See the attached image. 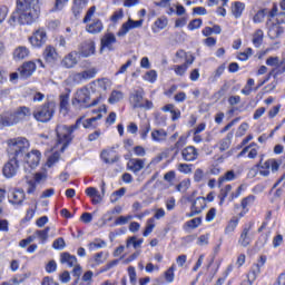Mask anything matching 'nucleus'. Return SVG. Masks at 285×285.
Instances as JSON below:
<instances>
[{
    "label": "nucleus",
    "instance_id": "1",
    "mask_svg": "<svg viewBox=\"0 0 285 285\" xmlns=\"http://www.w3.org/2000/svg\"><path fill=\"white\" fill-rule=\"evenodd\" d=\"M9 153L20 160V164H27L29 168H37L41 161V151L31 150L30 142L26 138H12L7 141Z\"/></svg>",
    "mask_w": 285,
    "mask_h": 285
},
{
    "label": "nucleus",
    "instance_id": "2",
    "mask_svg": "<svg viewBox=\"0 0 285 285\" xmlns=\"http://www.w3.org/2000/svg\"><path fill=\"white\" fill-rule=\"evenodd\" d=\"M40 13L39 0H18L17 9L9 18V24L16 26L18 21L21 26H31L39 19Z\"/></svg>",
    "mask_w": 285,
    "mask_h": 285
},
{
    "label": "nucleus",
    "instance_id": "3",
    "mask_svg": "<svg viewBox=\"0 0 285 285\" xmlns=\"http://www.w3.org/2000/svg\"><path fill=\"white\" fill-rule=\"evenodd\" d=\"M30 117H32L30 107L21 106L13 111L3 112L0 116V124L2 126H16V124H21V121H28Z\"/></svg>",
    "mask_w": 285,
    "mask_h": 285
},
{
    "label": "nucleus",
    "instance_id": "4",
    "mask_svg": "<svg viewBox=\"0 0 285 285\" xmlns=\"http://www.w3.org/2000/svg\"><path fill=\"white\" fill-rule=\"evenodd\" d=\"M101 96H98L90 101V90L88 87H82L73 94L71 106H73L76 110H85L86 108H95V106H99Z\"/></svg>",
    "mask_w": 285,
    "mask_h": 285
},
{
    "label": "nucleus",
    "instance_id": "5",
    "mask_svg": "<svg viewBox=\"0 0 285 285\" xmlns=\"http://www.w3.org/2000/svg\"><path fill=\"white\" fill-rule=\"evenodd\" d=\"M56 110L57 104L55 101H47L32 111V117L40 124H48V121H51L52 117H55Z\"/></svg>",
    "mask_w": 285,
    "mask_h": 285
},
{
    "label": "nucleus",
    "instance_id": "6",
    "mask_svg": "<svg viewBox=\"0 0 285 285\" xmlns=\"http://www.w3.org/2000/svg\"><path fill=\"white\" fill-rule=\"evenodd\" d=\"M79 127L80 125L77 122L69 127L67 125L57 126L56 132L58 137V144H62V147H61L62 153L63 150H66V148H68V145L70 144V141L75 139V136H72V132H75V130H78Z\"/></svg>",
    "mask_w": 285,
    "mask_h": 285
},
{
    "label": "nucleus",
    "instance_id": "7",
    "mask_svg": "<svg viewBox=\"0 0 285 285\" xmlns=\"http://www.w3.org/2000/svg\"><path fill=\"white\" fill-rule=\"evenodd\" d=\"M283 23H285V12H279L276 16L275 21L273 19H267L266 26L268 29V37L269 39H278V37H282L284 35V28L281 27Z\"/></svg>",
    "mask_w": 285,
    "mask_h": 285
},
{
    "label": "nucleus",
    "instance_id": "8",
    "mask_svg": "<svg viewBox=\"0 0 285 285\" xmlns=\"http://www.w3.org/2000/svg\"><path fill=\"white\" fill-rule=\"evenodd\" d=\"M7 153L9 156V161L7 164H4V166L2 168V173L7 177V179H10V178L14 177V175H17V173L19 170V165L21 164V160L18 157H16L14 155L10 154V145H8V147H7Z\"/></svg>",
    "mask_w": 285,
    "mask_h": 285
},
{
    "label": "nucleus",
    "instance_id": "9",
    "mask_svg": "<svg viewBox=\"0 0 285 285\" xmlns=\"http://www.w3.org/2000/svg\"><path fill=\"white\" fill-rule=\"evenodd\" d=\"M95 52H97V45L92 39L85 40L78 46L77 53L79 55V57H82L83 59H88V57H92Z\"/></svg>",
    "mask_w": 285,
    "mask_h": 285
},
{
    "label": "nucleus",
    "instance_id": "10",
    "mask_svg": "<svg viewBox=\"0 0 285 285\" xmlns=\"http://www.w3.org/2000/svg\"><path fill=\"white\" fill-rule=\"evenodd\" d=\"M48 41V36L45 29H38L29 37V42L33 48H41Z\"/></svg>",
    "mask_w": 285,
    "mask_h": 285
},
{
    "label": "nucleus",
    "instance_id": "11",
    "mask_svg": "<svg viewBox=\"0 0 285 285\" xmlns=\"http://www.w3.org/2000/svg\"><path fill=\"white\" fill-rule=\"evenodd\" d=\"M115 43H117V37H115L114 33H105L100 40V55L105 50L112 52V50H115V47H112Z\"/></svg>",
    "mask_w": 285,
    "mask_h": 285
},
{
    "label": "nucleus",
    "instance_id": "12",
    "mask_svg": "<svg viewBox=\"0 0 285 285\" xmlns=\"http://www.w3.org/2000/svg\"><path fill=\"white\" fill-rule=\"evenodd\" d=\"M144 26V20H132L129 19L127 22L122 23L121 28L117 32L118 37H126L130 30L135 28H141Z\"/></svg>",
    "mask_w": 285,
    "mask_h": 285
},
{
    "label": "nucleus",
    "instance_id": "13",
    "mask_svg": "<svg viewBox=\"0 0 285 285\" xmlns=\"http://www.w3.org/2000/svg\"><path fill=\"white\" fill-rule=\"evenodd\" d=\"M255 223H249L248 226L244 227L240 237L238 239V244L246 248L247 246H250V242H253V234H250V230L253 229V226Z\"/></svg>",
    "mask_w": 285,
    "mask_h": 285
},
{
    "label": "nucleus",
    "instance_id": "14",
    "mask_svg": "<svg viewBox=\"0 0 285 285\" xmlns=\"http://www.w3.org/2000/svg\"><path fill=\"white\" fill-rule=\"evenodd\" d=\"M37 70V65L32 61L24 62L19 69V77L20 79H30L32 75Z\"/></svg>",
    "mask_w": 285,
    "mask_h": 285
},
{
    "label": "nucleus",
    "instance_id": "15",
    "mask_svg": "<svg viewBox=\"0 0 285 285\" xmlns=\"http://www.w3.org/2000/svg\"><path fill=\"white\" fill-rule=\"evenodd\" d=\"M145 166H146V159H140V158H130L127 164L128 170H131L134 175H138L139 173H141Z\"/></svg>",
    "mask_w": 285,
    "mask_h": 285
},
{
    "label": "nucleus",
    "instance_id": "16",
    "mask_svg": "<svg viewBox=\"0 0 285 285\" xmlns=\"http://www.w3.org/2000/svg\"><path fill=\"white\" fill-rule=\"evenodd\" d=\"M132 108H144V89L134 90L129 96Z\"/></svg>",
    "mask_w": 285,
    "mask_h": 285
},
{
    "label": "nucleus",
    "instance_id": "17",
    "mask_svg": "<svg viewBox=\"0 0 285 285\" xmlns=\"http://www.w3.org/2000/svg\"><path fill=\"white\" fill-rule=\"evenodd\" d=\"M92 92H97L100 100L102 99L101 92H106L108 90V80L106 78L97 79L91 82L90 86Z\"/></svg>",
    "mask_w": 285,
    "mask_h": 285
},
{
    "label": "nucleus",
    "instance_id": "18",
    "mask_svg": "<svg viewBox=\"0 0 285 285\" xmlns=\"http://www.w3.org/2000/svg\"><path fill=\"white\" fill-rule=\"evenodd\" d=\"M181 157L184 161H195L199 157V153L194 146H188L181 150Z\"/></svg>",
    "mask_w": 285,
    "mask_h": 285
},
{
    "label": "nucleus",
    "instance_id": "19",
    "mask_svg": "<svg viewBox=\"0 0 285 285\" xmlns=\"http://www.w3.org/2000/svg\"><path fill=\"white\" fill-rule=\"evenodd\" d=\"M23 199H26V193L23 189H16L9 196V202L13 206H21L23 204Z\"/></svg>",
    "mask_w": 285,
    "mask_h": 285
},
{
    "label": "nucleus",
    "instance_id": "20",
    "mask_svg": "<svg viewBox=\"0 0 285 285\" xmlns=\"http://www.w3.org/2000/svg\"><path fill=\"white\" fill-rule=\"evenodd\" d=\"M77 55H79L77 51H72L70 53H68L61 61V66H63V68H75L77 66V63L79 62L77 60Z\"/></svg>",
    "mask_w": 285,
    "mask_h": 285
},
{
    "label": "nucleus",
    "instance_id": "21",
    "mask_svg": "<svg viewBox=\"0 0 285 285\" xmlns=\"http://www.w3.org/2000/svg\"><path fill=\"white\" fill-rule=\"evenodd\" d=\"M97 77V68H90L82 72L73 75V81H83V79H95Z\"/></svg>",
    "mask_w": 285,
    "mask_h": 285
},
{
    "label": "nucleus",
    "instance_id": "22",
    "mask_svg": "<svg viewBox=\"0 0 285 285\" xmlns=\"http://www.w3.org/2000/svg\"><path fill=\"white\" fill-rule=\"evenodd\" d=\"M279 166H282V160H277L275 158H271L266 160L261 168L264 170H272V173H277L279 170Z\"/></svg>",
    "mask_w": 285,
    "mask_h": 285
},
{
    "label": "nucleus",
    "instance_id": "23",
    "mask_svg": "<svg viewBox=\"0 0 285 285\" xmlns=\"http://www.w3.org/2000/svg\"><path fill=\"white\" fill-rule=\"evenodd\" d=\"M60 262L67 264L69 268H72L77 265V256L70 255V253L65 252L60 256Z\"/></svg>",
    "mask_w": 285,
    "mask_h": 285
},
{
    "label": "nucleus",
    "instance_id": "24",
    "mask_svg": "<svg viewBox=\"0 0 285 285\" xmlns=\"http://www.w3.org/2000/svg\"><path fill=\"white\" fill-rule=\"evenodd\" d=\"M30 56V50L27 47L20 46L13 51V59L17 61H21V59H26Z\"/></svg>",
    "mask_w": 285,
    "mask_h": 285
},
{
    "label": "nucleus",
    "instance_id": "25",
    "mask_svg": "<svg viewBox=\"0 0 285 285\" xmlns=\"http://www.w3.org/2000/svg\"><path fill=\"white\" fill-rule=\"evenodd\" d=\"M59 99L60 112H68V109L70 108V94H61Z\"/></svg>",
    "mask_w": 285,
    "mask_h": 285
},
{
    "label": "nucleus",
    "instance_id": "26",
    "mask_svg": "<svg viewBox=\"0 0 285 285\" xmlns=\"http://www.w3.org/2000/svg\"><path fill=\"white\" fill-rule=\"evenodd\" d=\"M188 202H190L191 207L199 210L200 214L204 208H206V197H197L195 200H193V198H188Z\"/></svg>",
    "mask_w": 285,
    "mask_h": 285
},
{
    "label": "nucleus",
    "instance_id": "27",
    "mask_svg": "<svg viewBox=\"0 0 285 285\" xmlns=\"http://www.w3.org/2000/svg\"><path fill=\"white\" fill-rule=\"evenodd\" d=\"M234 134L233 131L228 132L225 138H223L219 141V150L220 153H225V150H228L230 148V144L233 141Z\"/></svg>",
    "mask_w": 285,
    "mask_h": 285
},
{
    "label": "nucleus",
    "instance_id": "28",
    "mask_svg": "<svg viewBox=\"0 0 285 285\" xmlns=\"http://www.w3.org/2000/svg\"><path fill=\"white\" fill-rule=\"evenodd\" d=\"M88 6V1L86 0H73V6H72V12L75 17H79L81 12H83V8Z\"/></svg>",
    "mask_w": 285,
    "mask_h": 285
},
{
    "label": "nucleus",
    "instance_id": "29",
    "mask_svg": "<svg viewBox=\"0 0 285 285\" xmlns=\"http://www.w3.org/2000/svg\"><path fill=\"white\" fill-rule=\"evenodd\" d=\"M43 57H45L46 61H48L49 63H52V61H56L57 50L55 49V47H52V46L46 47V49L43 51Z\"/></svg>",
    "mask_w": 285,
    "mask_h": 285
},
{
    "label": "nucleus",
    "instance_id": "30",
    "mask_svg": "<svg viewBox=\"0 0 285 285\" xmlns=\"http://www.w3.org/2000/svg\"><path fill=\"white\" fill-rule=\"evenodd\" d=\"M104 30V23L100 20L94 21L91 24L87 26V32L90 35H99Z\"/></svg>",
    "mask_w": 285,
    "mask_h": 285
},
{
    "label": "nucleus",
    "instance_id": "31",
    "mask_svg": "<svg viewBox=\"0 0 285 285\" xmlns=\"http://www.w3.org/2000/svg\"><path fill=\"white\" fill-rule=\"evenodd\" d=\"M252 43L255 46V48L262 47V43H264V31L262 29L254 32Z\"/></svg>",
    "mask_w": 285,
    "mask_h": 285
},
{
    "label": "nucleus",
    "instance_id": "32",
    "mask_svg": "<svg viewBox=\"0 0 285 285\" xmlns=\"http://www.w3.org/2000/svg\"><path fill=\"white\" fill-rule=\"evenodd\" d=\"M259 273H262V266H259V264H254L252 266L250 272L247 275V279L249 284H253L255 279H257V276L259 275Z\"/></svg>",
    "mask_w": 285,
    "mask_h": 285
},
{
    "label": "nucleus",
    "instance_id": "33",
    "mask_svg": "<svg viewBox=\"0 0 285 285\" xmlns=\"http://www.w3.org/2000/svg\"><path fill=\"white\" fill-rule=\"evenodd\" d=\"M50 233V227H46L45 229H38L33 233L35 239L38 237L41 244H46L48 242V234Z\"/></svg>",
    "mask_w": 285,
    "mask_h": 285
},
{
    "label": "nucleus",
    "instance_id": "34",
    "mask_svg": "<svg viewBox=\"0 0 285 285\" xmlns=\"http://www.w3.org/2000/svg\"><path fill=\"white\" fill-rule=\"evenodd\" d=\"M166 137H168V132L164 129H156L151 132L154 141H166Z\"/></svg>",
    "mask_w": 285,
    "mask_h": 285
},
{
    "label": "nucleus",
    "instance_id": "35",
    "mask_svg": "<svg viewBox=\"0 0 285 285\" xmlns=\"http://www.w3.org/2000/svg\"><path fill=\"white\" fill-rule=\"evenodd\" d=\"M144 244V238L137 239V236H131L127 238L126 248L134 246V248H141Z\"/></svg>",
    "mask_w": 285,
    "mask_h": 285
},
{
    "label": "nucleus",
    "instance_id": "36",
    "mask_svg": "<svg viewBox=\"0 0 285 285\" xmlns=\"http://www.w3.org/2000/svg\"><path fill=\"white\" fill-rule=\"evenodd\" d=\"M244 8H245L244 2L237 1L234 3V7L232 8V12L235 19H239V17H242V12H244Z\"/></svg>",
    "mask_w": 285,
    "mask_h": 285
},
{
    "label": "nucleus",
    "instance_id": "37",
    "mask_svg": "<svg viewBox=\"0 0 285 285\" xmlns=\"http://www.w3.org/2000/svg\"><path fill=\"white\" fill-rule=\"evenodd\" d=\"M124 99V92L114 90L108 99L109 104H119Z\"/></svg>",
    "mask_w": 285,
    "mask_h": 285
},
{
    "label": "nucleus",
    "instance_id": "38",
    "mask_svg": "<svg viewBox=\"0 0 285 285\" xmlns=\"http://www.w3.org/2000/svg\"><path fill=\"white\" fill-rule=\"evenodd\" d=\"M264 19H266V9L258 10L253 17L255 23H264Z\"/></svg>",
    "mask_w": 285,
    "mask_h": 285
},
{
    "label": "nucleus",
    "instance_id": "39",
    "mask_svg": "<svg viewBox=\"0 0 285 285\" xmlns=\"http://www.w3.org/2000/svg\"><path fill=\"white\" fill-rule=\"evenodd\" d=\"M186 70H188V65L187 63L174 66V72L178 77H184V75H186Z\"/></svg>",
    "mask_w": 285,
    "mask_h": 285
},
{
    "label": "nucleus",
    "instance_id": "40",
    "mask_svg": "<svg viewBox=\"0 0 285 285\" xmlns=\"http://www.w3.org/2000/svg\"><path fill=\"white\" fill-rule=\"evenodd\" d=\"M185 226H187V228H191L193 230H195V228H199V226H202V217H196L188 220Z\"/></svg>",
    "mask_w": 285,
    "mask_h": 285
},
{
    "label": "nucleus",
    "instance_id": "41",
    "mask_svg": "<svg viewBox=\"0 0 285 285\" xmlns=\"http://www.w3.org/2000/svg\"><path fill=\"white\" fill-rule=\"evenodd\" d=\"M165 279L169 284L175 282V265H171L166 272H165Z\"/></svg>",
    "mask_w": 285,
    "mask_h": 285
},
{
    "label": "nucleus",
    "instance_id": "42",
    "mask_svg": "<svg viewBox=\"0 0 285 285\" xmlns=\"http://www.w3.org/2000/svg\"><path fill=\"white\" fill-rule=\"evenodd\" d=\"M253 204H255V196L249 195L243 198L240 206L244 210H246V208H248V206H253Z\"/></svg>",
    "mask_w": 285,
    "mask_h": 285
},
{
    "label": "nucleus",
    "instance_id": "43",
    "mask_svg": "<svg viewBox=\"0 0 285 285\" xmlns=\"http://www.w3.org/2000/svg\"><path fill=\"white\" fill-rule=\"evenodd\" d=\"M154 228H155V218H149L147 220V226L145 228V232L142 233L144 237H148V235L153 233Z\"/></svg>",
    "mask_w": 285,
    "mask_h": 285
},
{
    "label": "nucleus",
    "instance_id": "44",
    "mask_svg": "<svg viewBox=\"0 0 285 285\" xmlns=\"http://www.w3.org/2000/svg\"><path fill=\"white\" fill-rule=\"evenodd\" d=\"M52 248H55V250H63V248H66V240L62 237L57 238L52 243Z\"/></svg>",
    "mask_w": 285,
    "mask_h": 285
},
{
    "label": "nucleus",
    "instance_id": "45",
    "mask_svg": "<svg viewBox=\"0 0 285 285\" xmlns=\"http://www.w3.org/2000/svg\"><path fill=\"white\" fill-rule=\"evenodd\" d=\"M177 169L179 173H183L184 175H190V173H193V165L179 164Z\"/></svg>",
    "mask_w": 285,
    "mask_h": 285
},
{
    "label": "nucleus",
    "instance_id": "46",
    "mask_svg": "<svg viewBox=\"0 0 285 285\" xmlns=\"http://www.w3.org/2000/svg\"><path fill=\"white\" fill-rule=\"evenodd\" d=\"M232 190H233V186H230V185H226L225 188H223L220 190V195H219V197H220V203H219L220 206L224 204V199L228 197V193H230Z\"/></svg>",
    "mask_w": 285,
    "mask_h": 285
},
{
    "label": "nucleus",
    "instance_id": "47",
    "mask_svg": "<svg viewBox=\"0 0 285 285\" xmlns=\"http://www.w3.org/2000/svg\"><path fill=\"white\" fill-rule=\"evenodd\" d=\"M262 161H263V159H261L259 164H257L255 167L249 169V171L247 174V177H249V179L257 177V174L259 173V168H262Z\"/></svg>",
    "mask_w": 285,
    "mask_h": 285
},
{
    "label": "nucleus",
    "instance_id": "48",
    "mask_svg": "<svg viewBox=\"0 0 285 285\" xmlns=\"http://www.w3.org/2000/svg\"><path fill=\"white\" fill-rule=\"evenodd\" d=\"M145 81L155 83V81H157V71H155V70L147 71L145 75Z\"/></svg>",
    "mask_w": 285,
    "mask_h": 285
},
{
    "label": "nucleus",
    "instance_id": "49",
    "mask_svg": "<svg viewBox=\"0 0 285 285\" xmlns=\"http://www.w3.org/2000/svg\"><path fill=\"white\" fill-rule=\"evenodd\" d=\"M101 159L105 161V164H115V161H117L118 158L116 159H111L110 160V151L108 150H102L100 154Z\"/></svg>",
    "mask_w": 285,
    "mask_h": 285
},
{
    "label": "nucleus",
    "instance_id": "50",
    "mask_svg": "<svg viewBox=\"0 0 285 285\" xmlns=\"http://www.w3.org/2000/svg\"><path fill=\"white\" fill-rule=\"evenodd\" d=\"M155 26L156 28H159V30H164V28H166L168 26V19L167 18H158L156 21H155Z\"/></svg>",
    "mask_w": 285,
    "mask_h": 285
},
{
    "label": "nucleus",
    "instance_id": "51",
    "mask_svg": "<svg viewBox=\"0 0 285 285\" xmlns=\"http://www.w3.org/2000/svg\"><path fill=\"white\" fill-rule=\"evenodd\" d=\"M237 220H230L225 228V235H230V233H234L235 228H237Z\"/></svg>",
    "mask_w": 285,
    "mask_h": 285
},
{
    "label": "nucleus",
    "instance_id": "52",
    "mask_svg": "<svg viewBox=\"0 0 285 285\" xmlns=\"http://www.w3.org/2000/svg\"><path fill=\"white\" fill-rule=\"evenodd\" d=\"M57 161H59V153H53L47 161V166L48 168H52V166H55V164H57Z\"/></svg>",
    "mask_w": 285,
    "mask_h": 285
},
{
    "label": "nucleus",
    "instance_id": "53",
    "mask_svg": "<svg viewBox=\"0 0 285 285\" xmlns=\"http://www.w3.org/2000/svg\"><path fill=\"white\" fill-rule=\"evenodd\" d=\"M128 273H129L130 284L136 285L137 284V272L135 271V267L129 266Z\"/></svg>",
    "mask_w": 285,
    "mask_h": 285
},
{
    "label": "nucleus",
    "instance_id": "54",
    "mask_svg": "<svg viewBox=\"0 0 285 285\" xmlns=\"http://www.w3.org/2000/svg\"><path fill=\"white\" fill-rule=\"evenodd\" d=\"M120 19H124V9H119L118 11L114 12L110 21H112V23H117V21H120Z\"/></svg>",
    "mask_w": 285,
    "mask_h": 285
},
{
    "label": "nucleus",
    "instance_id": "55",
    "mask_svg": "<svg viewBox=\"0 0 285 285\" xmlns=\"http://www.w3.org/2000/svg\"><path fill=\"white\" fill-rule=\"evenodd\" d=\"M233 179H235V171L229 170L219 178V184H222L223 181H233Z\"/></svg>",
    "mask_w": 285,
    "mask_h": 285
},
{
    "label": "nucleus",
    "instance_id": "56",
    "mask_svg": "<svg viewBox=\"0 0 285 285\" xmlns=\"http://www.w3.org/2000/svg\"><path fill=\"white\" fill-rule=\"evenodd\" d=\"M176 177H177V174L175 173V170H170L164 175V180L168 181V184H173Z\"/></svg>",
    "mask_w": 285,
    "mask_h": 285
},
{
    "label": "nucleus",
    "instance_id": "57",
    "mask_svg": "<svg viewBox=\"0 0 285 285\" xmlns=\"http://www.w3.org/2000/svg\"><path fill=\"white\" fill-rule=\"evenodd\" d=\"M129 219H132V216H120L115 220V225L125 226V224H127Z\"/></svg>",
    "mask_w": 285,
    "mask_h": 285
},
{
    "label": "nucleus",
    "instance_id": "58",
    "mask_svg": "<svg viewBox=\"0 0 285 285\" xmlns=\"http://www.w3.org/2000/svg\"><path fill=\"white\" fill-rule=\"evenodd\" d=\"M198 28H202V19H194L188 24L189 30H197Z\"/></svg>",
    "mask_w": 285,
    "mask_h": 285
},
{
    "label": "nucleus",
    "instance_id": "59",
    "mask_svg": "<svg viewBox=\"0 0 285 285\" xmlns=\"http://www.w3.org/2000/svg\"><path fill=\"white\" fill-rule=\"evenodd\" d=\"M217 215V209L215 207L210 208L206 214V222H213Z\"/></svg>",
    "mask_w": 285,
    "mask_h": 285
},
{
    "label": "nucleus",
    "instance_id": "60",
    "mask_svg": "<svg viewBox=\"0 0 285 285\" xmlns=\"http://www.w3.org/2000/svg\"><path fill=\"white\" fill-rule=\"evenodd\" d=\"M134 153L136 157H146V149L141 146L134 147Z\"/></svg>",
    "mask_w": 285,
    "mask_h": 285
},
{
    "label": "nucleus",
    "instance_id": "61",
    "mask_svg": "<svg viewBox=\"0 0 285 285\" xmlns=\"http://www.w3.org/2000/svg\"><path fill=\"white\" fill-rule=\"evenodd\" d=\"M148 132H150V124H146L141 130H140V137L141 139H147L148 138Z\"/></svg>",
    "mask_w": 285,
    "mask_h": 285
},
{
    "label": "nucleus",
    "instance_id": "62",
    "mask_svg": "<svg viewBox=\"0 0 285 285\" xmlns=\"http://www.w3.org/2000/svg\"><path fill=\"white\" fill-rule=\"evenodd\" d=\"M6 17H8V7L1 6L0 7V24L6 21Z\"/></svg>",
    "mask_w": 285,
    "mask_h": 285
},
{
    "label": "nucleus",
    "instance_id": "63",
    "mask_svg": "<svg viewBox=\"0 0 285 285\" xmlns=\"http://www.w3.org/2000/svg\"><path fill=\"white\" fill-rule=\"evenodd\" d=\"M106 246V242L101 240L100 243H89L88 248L89 250H95V248H104Z\"/></svg>",
    "mask_w": 285,
    "mask_h": 285
},
{
    "label": "nucleus",
    "instance_id": "64",
    "mask_svg": "<svg viewBox=\"0 0 285 285\" xmlns=\"http://www.w3.org/2000/svg\"><path fill=\"white\" fill-rule=\"evenodd\" d=\"M46 271L48 273H55L57 271V262L50 261L46 266Z\"/></svg>",
    "mask_w": 285,
    "mask_h": 285
}]
</instances>
